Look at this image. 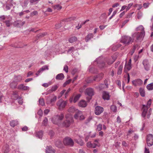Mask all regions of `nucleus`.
<instances>
[{
	"instance_id": "f03ea898",
	"label": "nucleus",
	"mask_w": 153,
	"mask_h": 153,
	"mask_svg": "<svg viewBox=\"0 0 153 153\" xmlns=\"http://www.w3.org/2000/svg\"><path fill=\"white\" fill-rule=\"evenodd\" d=\"M64 116V114L63 113L55 115L52 119V122L53 124L59 126L61 125V121L63 119Z\"/></svg>"
},
{
	"instance_id": "09e8293b",
	"label": "nucleus",
	"mask_w": 153,
	"mask_h": 153,
	"mask_svg": "<svg viewBox=\"0 0 153 153\" xmlns=\"http://www.w3.org/2000/svg\"><path fill=\"white\" fill-rule=\"evenodd\" d=\"M40 0H30V2L31 4H32L34 3H37Z\"/></svg>"
},
{
	"instance_id": "bf43d9fd",
	"label": "nucleus",
	"mask_w": 153,
	"mask_h": 153,
	"mask_svg": "<svg viewBox=\"0 0 153 153\" xmlns=\"http://www.w3.org/2000/svg\"><path fill=\"white\" fill-rule=\"evenodd\" d=\"M118 48H117L116 45H114L112 47V50L114 51H116L117 49Z\"/></svg>"
},
{
	"instance_id": "9d476101",
	"label": "nucleus",
	"mask_w": 153,
	"mask_h": 153,
	"mask_svg": "<svg viewBox=\"0 0 153 153\" xmlns=\"http://www.w3.org/2000/svg\"><path fill=\"white\" fill-rule=\"evenodd\" d=\"M103 108L101 106H97L95 108L94 112L95 114L97 115H99L103 111Z\"/></svg>"
},
{
	"instance_id": "6e6d98bb",
	"label": "nucleus",
	"mask_w": 153,
	"mask_h": 153,
	"mask_svg": "<svg viewBox=\"0 0 153 153\" xmlns=\"http://www.w3.org/2000/svg\"><path fill=\"white\" fill-rule=\"evenodd\" d=\"M63 70L66 73H68V66L67 65H65L64 66Z\"/></svg>"
},
{
	"instance_id": "e433bc0d",
	"label": "nucleus",
	"mask_w": 153,
	"mask_h": 153,
	"mask_svg": "<svg viewBox=\"0 0 153 153\" xmlns=\"http://www.w3.org/2000/svg\"><path fill=\"white\" fill-rule=\"evenodd\" d=\"M123 66L122 65H121L119 67L117 72V74L118 75H120L121 74L123 69Z\"/></svg>"
},
{
	"instance_id": "cd10ccee",
	"label": "nucleus",
	"mask_w": 153,
	"mask_h": 153,
	"mask_svg": "<svg viewBox=\"0 0 153 153\" xmlns=\"http://www.w3.org/2000/svg\"><path fill=\"white\" fill-rule=\"evenodd\" d=\"M18 124V121L16 120H12L10 123L11 126L14 127Z\"/></svg>"
},
{
	"instance_id": "8fccbe9b",
	"label": "nucleus",
	"mask_w": 153,
	"mask_h": 153,
	"mask_svg": "<svg viewBox=\"0 0 153 153\" xmlns=\"http://www.w3.org/2000/svg\"><path fill=\"white\" fill-rule=\"evenodd\" d=\"M71 79H69L68 80H67L65 82V83H64V84L63 85V86L64 87L66 86L67 85L70 83L71 82Z\"/></svg>"
},
{
	"instance_id": "5701e85b",
	"label": "nucleus",
	"mask_w": 153,
	"mask_h": 153,
	"mask_svg": "<svg viewBox=\"0 0 153 153\" xmlns=\"http://www.w3.org/2000/svg\"><path fill=\"white\" fill-rule=\"evenodd\" d=\"M138 45H134L133 46L131 50V51H130L129 53L130 54L132 55L134 52H135L136 49H138Z\"/></svg>"
},
{
	"instance_id": "f8f14e48",
	"label": "nucleus",
	"mask_w": 153,
	"mask_h": 153,
	"mask_svg": "<svg viewBox=\"0 0 153 153\" xmlns=\"http://www.w3.org/2000/svg\"><path fill=\"white\" fill-rule=\"evenodd\" d=\"M143 64L144 67V68L147 71L149 70L150 66L149 61L147 59L144 60L143 62Z\"/></svg>"
},
{
	"instance_id": "7c9ffc66",
	"label": "nucleus",
	"mask_w": 153,
	"mask_h": 153,
	"mask_svg": "<svg viewBox=\"0 0 153 153\" xmlns=\"http://www.w3.org/2000/svg\"><path fill=\"white\" fill-rule=\"evenodd\" d=\"M74 140L78 144L80 145V146H83L84 144V143L82 140L80 138L78 140L75 139Z\"/></svg>"
},
{
	"instance_id": "423d86ee",
	"label": "nucleus",
	"mask_w": 153,
	"mask_h": 153,
	"mask_svg": "<svg viewBox=\"0 0 153 153\" xmlns=\"http://www.w3.org/2000/svg\"><path fill=\"white\" fill-rule=\"evenodd\" d=\"M63 143L65 145L73 146L74 145V141L70 137H66L63 140Z\"/></svg>"
},
{
	"instance_id": "412c9836",
	"label": "nucleus",
	"mask_w": 153,
	"mask_h": 153,
	"mask_svg": "<svg viewBox=\"0 0 153 153\" xmlns=\"http://www.w3.org/2000/svg\"><path fill=\"white\" fill-rule=\"evenodd\" d=\"M15 81L17 83V82H20L22 79V76L19 75L18 76H15L14 77Z\"/></svg>"
},
{
	"instance_id": "69168bd1",
	"label": "nucleus",
	"mask_w": 153,
	"mask_h": 153,
	"mask_svg": "<svg viewBox=\"0 0 153 153\" xmlns=\"http://www.w3.org/2000/svg\"><path fill=\"white\" fill-rule=\"evenodd\" d=\"M17 100V101L19 103L20 105H22L23 102L22 100L21 99V98H19V99L18 98Z\"/></svg>"
},
{
	"instance_id": "49530a36",
	"label": "nucleus",
	"mask_w": 153,
	"mask_h": 153,
	"mask_svg": "<svg viewBox=\"0 0 153 153\" xmlns=\"http://www.w3.org/2000/svg\"><path fill=\"white\" fill-rule=\"evenodd\" d=\"M102 128V125L101 124H99L97 126V131H100Z\"/></svg>"
},
{
	"instance_id": "72a5a7b5",
	"label": "nucleus",
	"mask_w": 153,
	"mask_h": 153,
	"mask_svg": "<svg viewBox=\"0 0 153 153\" xmlns=\"http://www.w3.org/2000/svg\"><path fill=\"white\" fill-rule=\"evenodd\" d=\"M147 89L149 91L153 90V83L148 85L146 86Z\"/></svg>"
},
{
	"instance_id": "6ab92c4d",
	"label": "nucleus",
	"mask_w": 153,
	"mask_h": 153,
	"mask_svg": "<svg viewBox=\"0 0 153 153\" xmlns=\"http://www.w3.org/2000/svg\"><path fill=\"white\" fill-rule=\"evenodd\" d=\"M29 87L27 86H24L23 84H21L18 86L17 88L22 90H27Z\"/></svg>"
},
{
	"instance_id": "473e14b6",
	"label": "nucleus",
	"mask_w": 153,
	"mask_h": 153,
	"mask_svg": "<svg viewBox=\"0 0 153 153\" xmlns=\"http://www.w3.org/2000/svg\"><path fill=\"white\" fill-rule=\"evenodd\" d=\"M139 92L141 96L142 97H144L145 96V92L143 88H140L139 89Z\"/></svg>"
},
{
	"instance_id": "2f4dec72",
	"label": "nucleus",
	"mask_w": 153,
	"mask_h": 153,
	"mask_svg": "<svg viewBox=\"0 0 153 153\" xmlns=\"http://www.w3.org/2000/svg\"><path fill=\"white\" fill-rule=\"evenodd\" d=\"M47 34V33L46 32H44L42 33H40L37 35L36 39H38L42 38L46 36Z\"/></svg>"
},
{
	"instance_id": "0e129e2a",
	"label": "nucleus",
	"mask_w": 153,
	"mask_h": 153,
	"mask_svg": "<svg viewBox=\"0 0 153 153\" xmlns=\"http://www.w3.org/2000/svg\"><path fill=\"white\" fill-rule=\"evenodd\" d=\"M149 4V3H145L143 4V6L145 8H146L148 7Z\"/></svg>"
},
{
	"instance_id": "a19ab883",
	"label": "nucleus",
	"mask_w": 153,
	"mask_h": 153,
	"mask_svg": "<svg viewBox=\"0 0 153 153\" xmlns=\"http://www.w3.org/2000/svg\"><path fill=\"white\" fill-rule=\"evenodd\" d=\"M48 120L46 117H45L43 121H42V124L44 126H46L48 123Z\"/></svg>"
},
{
	"instance_id": "39448f33",
	"label": "nucleus",
	"mask_w": 153,
	"mask_h": 153,
	"mask_svg": "<svg viewBox=\"0 0 153 153\" xmlns=\"http://www.w3.org/2000/svg\"><path fill=\"white\" fill-rule=\"evenodd\" d=\"M85 93L89 96V97H87V99L89 102L91 99L92 97L94 94V90L91 88H88L86 89Z\"/></svg>"
},
{
	"instance_id": "bb28decb",
	"label": "nucleus",
	"mask_w": 153,
	"mask_h": 153,
	"mask_svg": "<svg viewBox=\"0 0 153 153\" xmlns=\"http://www.w3.org/2000/svg\"><path fill=\"white\" fill-rule=\"evenodd\" d=\"M18 83L14 81L10 83V87L11 88L13 89L16 88Z\"/></svg>"
},
{
	"instance_id": "c03bdc74",
	"label": "nucleus",
	"mask_w": 153,
	"mask_h": 153,
	"mask_svg": "<svg viewBox=\"0 0 153 153\" xmlns=\"http://www.w3.org/2000/svg\"><path fill=\"white\" fill-rule=\"evenodd\" d=\"M68 111L70 112L74 113L75 111V109L74 107H71L69 108Z\"/></svg>"
},
{
	"instance_id": "7ed1b4c3",
	"label": "nucleus",
	"mask_w": 153,
	"mask_h": 153,
	"mask_svg": "<svg viewBox=\"0 0 153 153\" xmlns=\"http://www.w3.org/2000/svg\"><path fill=\"white\" fill-rule=\"evenodd\" d=\"M67 104L66 101L63 100L62 99L59 100L56 102V105L58 109L60 111L62 110L65 107Z\"/></svg>"
},
{
	"instance_id": "3c124183",
	"label": "nucleus",
	"mask_w": 153,
	"mask_h": 153,
	"mask_svg": "<svg viewBox=\"0 0 153 153\" xmlns=\"http://www.w3.org/2000/svg\"><path fill=\"white\" fill-rule=\"evenodd\" d=\"M131 68V66L130 65H126V67L125 69V71L126 72V69H127L128 71L130 70Z\"/></svg>"
},
{
	"instance_id": "5fc2aeb1",
	"label": "nucleus",
	"mask_w": 153,
	"mask_h": 153,
	"mask_svg": "<svg viewBox=\"0 0 153 153\" xmlns=\"http://www.w3.org/2000/svg\"><path fill=\"white\" fill-rule=\"evenodd\" d=\"M77 72L78 69L76 68H75L72 70L71 73L72 75H74Z\"/></svg>"
},
{
	"instance_id": "a878e982",
	"label": "nucleus",
	"mask_w": 153,
	"mask_h": 153,
	"mask_svg": "<svg viewBox=\"0 0 153 153\" xmlns=\"http://www.w3.org/2000/svg\"><path fill=\"white\" fill-rule=\"evenodd\" d=\"M77 40V38L76 36H72L70 38L68 39V41L70 43H73L75 42H76Z\"/></svg>"
},
{
	"instance_id": "4468645a",
	"label": "nucleus",
	"mask_w": 153,
	"mask_h": 153,
	"mask_svg": "<svg viewBox=\"0 0 153 153\" xmlns=\"http://www.w3.org/2000/svg\"><path fill=\"white\" fill-rule=\"evenodd\" d=\"M48 66L47 65L43 66L42 67L40 68L39 70L36 73V74L37 76H38L40 74V73L44 71L45 70H48Z\"/></svg>"
},
{
	"instance_id": "393cba45",
	"label": "nucleus",
	"mask_w": 153,
	"mask_h": 153,
	"mask_svg": "<svg viewBox=\"0 0 153 153\" xmlns=\"http://www.w3.org/2000/svg\"><path fill=\"white\" fill-rule=\"evenodd\" d=\"M79 105L82 107H85L87 106V103L85 101L81 100L79 103Z\"/></svg>"
},
{
	"instance_id": "de8ad7c7",
	"label": "nucleus",
	"mask_w": 153,
	"mask_h": 153,
	"mask_svg": "<svg viewBox=\"0 0 153 153\" xmlns=\"http://www.w3.org/2000/svg\"><path fill=\"white\" fill-rule=\"evenodd\" d=\"M101 18H102L104 19V21H105L107 17L106 16V14L105 13H104L101 14V15L100 16Z\"/></svg>"
},
{
	"instance_id": "13d9d810",
	"label": "nucleus",
	"mask_w": 153,
	"mask_h": 153,
	"mask_svg": "<svg viewBox=\"0 0 153 153\" xmlns=\"http://www.w3.org/2000/svg\"><path fill=\"white\" fill-rule=\"evenodd\" d=\"M129 21V20L127 19L124 21L122 23V24L121 26V27H123L125 24L127 23Z\"/></svg>"
},
{
	"instance_id": "c85d7f7f",
	"label": "nucleus",
	"mask_w": 153,
	"mask_h": 153,
	"mask_svg": "<svg viewBox=\"0 0 153 153\" xmlns=\"http://www.w3.org/2000/svg\"><path fill=\"white\" fill-rule=\"evenodd\" d=\"M58 87L56 85L53 86L51 89H49L48 91L49 93H51L54 91H55L57 89Z\"/></svg>"
},
{
	"instance_id": "338daca9",
	"label": "nucleus",
	"mask_w": 153,
	"mask_h": 153,
	"mask_svg": "<svg viewBox=\"0 0 153 153\" xmlns=\"http://www.w3.org/2000/svg\"><path fill=\"white\" fill-rule=\"evenodd\" d=\"M133 13V12H132L128 13V14L127 15L126 18H129L131 17L132 16V14Z\"/></svg>"
},
{
	"instance_id": "0eeeda50",
	"label": "nucleus",
	"mask_w": 153,
	"mask_h": 153,
	"mask_svg": "<svg viewBox=\"0 0 153 153\" xmlns=\"http://www.w3.org/2000/svg\"><path fill=\"white\" fill-rule=\"evenodd\" d=\"M57 100V97L54 95L50 96L47 99V102L48 104H50L53 105Z\"/></svg>"
},
{
	"instance_id": "052dcab7",
	"label": "nucleus",
	"mask_w": 153,
	"mask_h": 153,
	"mask_svg": "<svg viewBox=\"0 0 153 153\" xmlns=\"http://www.w3.org/2000/svg\"><path fill=\"white\" fill-rule=\"evenodd\" d=\"M151 101L152 100L151 99H149V100L148 101L147 103V106H146L148 108L150 107V105L151 103Z\"/></svg>"
},
{
	"instance_id": "a211bd4d",
	"label": "nucleus",
	"mask_w": 153,
	"mask_h": 153,
	"mask_svg": "<svg viewBox=\"0 0 153 153\" xmlns=\"http://www.w3.org/2000/svg\"><path fill=\"white\" fill-rule=\"evenodd\" d=\"M94 37V35L92 33H89L85 37V40L86 42H88Z\"/></svg>"
},
{
	"instance_id": "4d7b16f0",
	"label": "nucleus",
	"mask_w": 153,
	"mask_h": 153,
	"mask_svg": "<svg viewBox=\"0 0 153 153\" xmlns=\"http://www.w3.org/2000/svg\"><path fill=\"white\" fill-rule=\"evenodd\" d=\"M132 5L133 3H130L128 4V5L126 7V12L129 9L130 7Z\"/></svg>"
},
{
	"instance_id": "37998d69",
	"label": "nucleus",
	"mask_w": 153,
	"mask_h": 153,
	"mask_svg": "<svg viewBox=\"0 0 153 153\" xmlns=\"http://www.w3.org/2000/svg\"><path fill=\"white\" fill-rule=\"evenodd\" d=\"M5 149H4V153H8L10 151L9 146L6 145L5 146Z\"/></svg>"
},
{
	"instance_id": "f704fd0d",
	"label": "nucleus",
	"mask_w": 153,
	"mask_h": 153,
	"mask_svg": "<svg viewBox=\"0 0 153 153\" xmlns=\"http://www.w3.org/2000/svg\"><path fill=\"white\" fill-rule=\"evenodd\" d=\"M43 134V132L41 131L36 132V136L39 138H41L42 137Z\"/></svg>"
},
{
	"instance_id": "c9c22d12",
	"label": "nucleus",
	"mask_w": 153,
	"mask_h": 153,
	"mask_svg": "<svg viewBox=\"0 0 153 153\" xmlns=\"http://www.w3.org/2000/svg\"><path fill=\"white\" fill-rule=\"evenodd\" d=\"M81 96V95L80 94H78L76 95L74 97L73 101L74 102V103L76 102L79 100Z\"/></svg>"
},
{
	"instance_id": "603ef678",
	"label": "nucleus",
	"mask_w": 153,
	"mask_h": 153,
	"mask_svg": "<svg viewBox=\"0 0 153 153\" xmlns=\"http://www.w3.org/2000/svg\"><path fill=\"white\" fill-rule=\"evenodd\" d=\"M4 22L5 23L7 27H9L10 26L11 24L10 23V20H6Z\"/></svg>"
},
{
	"instance_id": "2eb2a0df",
	"label": "nucleus",
	"mask_w": 153,
	"mask_h": 153,
	"mask_svg": "<svg viewBox=\"0 0 153 153\" xmlns=\"http://www.w3.org/2000/svg\"><path fill=\"white\" fill-rule=\"evenodd\" d=\"M144 28L142 25H140L136 28L135 30L137 32H139L140 33H143L145 34V32L144 30Z\"/></svg>"
},
{
	"instance_id": "aec40b11",
	"label": "nucleus",
	"mask_w": 153,
	"mask_h": 153,
	"mask_svg": "<svg viewBox=\"0 0 153 153\" xmlns=\"http://www.w3.org/2000/svg\"><path fill=\"white\" fill-rule=\"evenodd\" d=\"M55 150H52V147L51 146H47L46 149V153H55Z\"/></svg>"
},
{
	"instance_id": "dca6fc26",
	"label": "nucleus",
	"mask_w": 153,
	"mask_h": 153,
	"mask_svg": "<svg viewBox=\"0 0 153 153\" xmlns=\"http://www.w3.org/2000/svg\"><path fill=\"white\" fill-rule=\"evenodd\" d=\"M102 98L104 100H109L110 99V95L109 93L105 91L103 92Z\"/></svg>"
},
{
	"instance_id": "4c0bfd02",
	"label": "nucleus",
	"mask_w": 153,
	"mask_h": 153,
	"mask_svg": "<svg viewBox=\"0 0 153 153\" xmlns=\"http://www.w3.org/2000/svg\"><path fill=\"white\" fill-rule=\"evenodd\" d=\"M136 82L137 83V85H141L142 84L143 82L142 80L140 79H136Z\"/></svg>"
},
{
	"instance_id": "6e6552de",
	"label": "nucleus",
	"mask_w": 153,
	"mask_h": 153,
	"mask_svg": "<svg viewBox=\"0 0 153 153\" xmlns=\"http://www.w3.org/2000/svg\"><path fill=\"white\" fill-rule=\"evenodd\" d=\"M147 143L148 146H150L153 145V136L152 134H149L147 136Z\"/></svg>"
},
{
	"instance_id": "ea45409f",
	"label": "nucleus",
	"mask_w": 153,
	"mask_h": 153,
	"mask_svg": "<svg viewBox=\"0 0 153 153\" xmlns=\"http://www.w3.org/2000/svg\"><path fill=\"white\" fill-rule=\"evenodd\" d=\"M39 103L42 106L44 105L45 102L43 98H40L39 100Z\"/></svg>"
},
{
	"instance_id": "774afa93",
	"label": "nucleus",
	"mask_w": 153,
	"mask_h": 153,
	"mask_svg": "<svg viewBox=\"0 0 153 153\" xmlns=\"http://www.w3.org/2000/svg\"><path fill=\"white\" fill-rule=\"evenodd\" d=\"M22 130L23 131H26L28 129V128L26 126H25L22 128Z\"/></svg>"
},
{
	"instance_id": "4be33fe9",
	"label": "nucleus",
	"mask_w": 153,
	"mask_h": 153,
	"mask_svg": "<svg viewBox=\"0 0 153 153\" xmlns=\"http://www.w3.org/2000/svg\"><path fill=\"white\" fill-rule=\"evenodd\" d=\"M82 112L80 111H78L76 112L75 114L74 115V117L75 119H78L79 117L81 115H82Z\"/></svg>"
},
{
	"instance_id": "c756f323",
	"label": "nucleus",
	"mask_w": 153,
	"mask_h": 153,
	"mask_svg": "<svg viewBox=\"0 0 153 153\" xmlns=\"http://www.w3.org/2000/svg\"><path fill=\"white\" fill-rule=\"evenodd\" d=\"M55 146L58 148H61L62 147V142L60 140H57L55 143Z\"/></svg>"
},
{
	"instance_id": "864d4df0",
	"label": "nucleus",
	"mask_w": 153,
	"mask_h": 153,
	"mask_svg": "<svg viewBox=\"0 0 153 153\" xmlns=\"http://www.w3.org/2000/svg\"><path fill=\"white\" fill-rule=\"evenodd\" d=\"M74 47H70L68 51V52L71 53L72 51H74Z\"/></svg>"
},
{
	"instance_id": "f257e3e1",
	"label": "nucleus",
	"mask_w": 153,
	"mask_h": 153,
	"mask_svg": "<svg viewBox=\"0 0 153 153\" xmlns=\"http://www.w3.org/2000/svg\"><path fill=\"white\" fill-rule=\"evenodd\" d=\"M145 34L143 33H140L139 32L134 33L131 35L132 42L134 41L136 42H141L143 40Z\"/></svg>"
},
{
	"instance_id": "9b49d317",
	"label": "nucleus",
	"mask_w": 153,
	"mask_h": 153,
	"mask_svg": "<svg viewBox=\"0 0 153 153\" xmlns=\"http://www.w3.org/2000/svg\"><path fill=\"white\" fill-rule=\"evenodd\" d=\"M25 23V21H22L21 20L15 21L13 23L14 25L17 27H21Z\"/></svg>"
},
{
	"instance_id": "a18cd8bd",
	"label": "nucleus",
	"mask_w": 153,
	"mask_h": 153,
	"mask_svg": "<svg viewBox=\"0 0 153 153\" xmlns=\"http://www.w3.org/2000/svg\"><path fill=\"white\" fill-rule=\"evenodd\" d=\"M54 9H57V10H60L62 8V7L59 4H57L55 5L53 7Z\"/></svg>"
},
{
	"instance_id": "79ce46f5",
	"label": "nucleus",
	"mask_w": 153,
	"mask_h": 153,
	"mask_svg": "<svg viewBox=\"0 0 153 153\" xmlns=\"http://www.w3.org/2000/svg\"><path fill=\"white\" fill-rule=\"evenodd\" d=\"M98 66L101 68H104L106 66L105 63L103 62L99 63Z\"/></svg>"
},
{
	"instance_id": "680f3d73",
	"label": "nucleus",
	"mask_w": 153,
	"mask_h": 153,
	"mask_svg": "<svg viewBox=\"0 0 153 153\" xmlns=\"http://www.w3.org/2000/svg\"><path fill=\"white\" fill-rule=\"evenodd\" d=\"M61 26H62V25H61V23L57 24L55 25V27L56 29H58V28H60V27H61Z\"/></svg>"
},
{
	"instance_id": "20e7f679",
	"label": "nucleus",
	"mask_w": 153,
	"mask_h": 153,
	"mask_svg": "<svg viewBox=\"0 0 153 153\" xmlns=\"http://www.w3.org/2000/svg\"><path fill=\"white\" fill-rule=\"evenodd\" d=\"M132 38L128 36H123L121 40V42L123 43L124 44L128 45H129L131 42H132Z\"/></svg>"
},
{
	"instance_id": "b1692460",
	"label": "nucleus",
	"mask_w": 153,
	"mask_h": 153,
	"mask_svg": "<svg viewBox=\"0 0 153 153\" xmlns=\"http://www.w3.org/2000/svg\"><path fill=\"white\" fill-rule=\"evenodd\" d=\"M64 78V75L62 73H61L57 74L56 77V79L59 80H62Z\"/></svg>"
},
{
	"instance_id": "ddd939ff",
	"label": "nucleus",
	"mask_w": 153,
	"mask_h": 153,
	"mask_svg": "<svg viewBox=\"0 0 153 153\" xmlns=\"http://www.w3.org/2000/svg\"><path fill=\"white\" fill-rule=\"evenodd\" d=\"M104 74L102 73H101L96 76H95L94 78V81H96L97 82L100 81L103 77Z\"/></svg>"
},
{
	"instance_id": "e2e57ef3",
	"label": "nucleus",
	"mask_w": 153,
	"mask_h": 153,
	"mask_svg": "<svg viewBox=\"0 0 153 153\" xmlns=\"http://www.w3.org/2000/svg\"><path fill=\"white\" fill-rule=\"evenodd\" d=\"M38 114L41 117L43 114L42 111V110L40 109L38 112Z\"/></svg>"
},
{
	"instance_id": "58836bf2",
	"label": "nucleus",
	"mask_w": 153,
	"mask_h": 153,
	"mask_svg": "<svg viewBox=\"0 0 153 153\" xmlns=\"http://www.w3.org/2000/svg\"><path fill=\"white\" fill-rule=\"evenodd\" d=\"M111 109L114 112H115L117 111V108L114 105H112L111 106Z\"/></svg>"
},
{
	"instance_id": "1a4fd4ad",
	"label": "nucleus",
	"mask_w": 153,
	"mask_h": 153,
	"mask_svg": "<svg viewBox=\"0 0 153 153\" xmlns=\"http://www.w3.org/2000/svg\"><path fill=\"white\" fill-rule=\"evenodd\" d=\"M73 122V120L71 119L70 120L67 119L65 120L60 125H61L63 127H68L70 126L71 123Z\"/></svg>"
},
{
	"instance_id": "f3484780",
	"label": "nucleus",
	"mask_w": 153,
	"mask_h": 153,
	"mask_svg": "<svg viewBox=\"0 0 153 153\" xmlns=\"http://www.w3.org/2000/svg\"><path fill=\"white\" fill-rule=\"evenodd\" d=\"M142 109L143 111L142 114V116L143 117H145L148 108L145 105H143Z\"/></svg>"
}]
</instances>
